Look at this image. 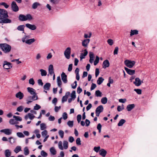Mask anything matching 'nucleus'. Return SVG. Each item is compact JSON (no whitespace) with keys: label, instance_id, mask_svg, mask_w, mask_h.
<instances>
[{"label":"nucleus","instance_id":"nucleus-2","mask_svg":"<svg viewBox=\"0 0 157 157\" xmlns=\"http://www.w3.org/2000/svg\"><path fill=\"white\" fill-rule=\"evenodd\" d=\"M38 99L37 95L28 96L26 99V103L27 104H29L33 102V101L36 100Z\"/></svg>","mask_w":157,"mask_h":157},{"label":"nucleus","instance_id":"nucleus-6","mask_svg":"<svg viewBox=\"0 0 157 157\" xmlns=\"http://www.w3.org/2000/svg\"><path fill=\"white\" fill-rule=\"evenodd\" d=\"M71 53V49L70 47H68L65 49L64 53L65 57L67 59H69L70 58Z\"/></svg>","mask_w":157,"mask_h":157},{"label":"nucleus","instance_id":"nucleus-44","mask_svg":"<svg viewBox=\"0 0 157 157\" xmlns=\"http://www.w3.org/2000/svg\"><path fill=\"white\" fill-rule=\"evenodd\" d=\"M47 128L46 125L44 123L40 124V129L41 130H43Z\"/></svg>","mask_w":157,"mask_h":157},{"label":"nucleus","instance_id":"nucleus-11","mask_svg":"<svg viewBox=\"0 0 157 157\" xmlns=\"http://www.w3.org/2000/svg\"><path fill=\"white\" fill-rule=\"evenodd\" d=\"M0 132L4 133L6 135H9L11 134L12 131L10 129L6 128L1 130H0Z\"/></svg>","mask_w":157,"mask_h":157},{"label":"nucleus","instance_id":"nucleus-48","mask_svg":"<svg viewBox=\"0 0 157 157\" xmlns=\"http://www.w3.org/2000/svg\"><path fill=\"white\" fill-rule=\"evenodd\" d=\"M99 58L97 56L96 57V59L94 61V65L95 66L99 62Z\"/></svg>","mask_w":157,"mask_h":157},{"label":"nucleus","instance_id":"nucleus-20","mask_svg":"<svg viewBox=\"0 0 157 157\" xmlns=\"http://www.w3.org/2000/svg\"><path fill=\"white\" fill-rule=\"evenodd\" d=\"M15 96L17 98H19L20 100H21L23 98L24 95L22 93L19 91L16 94Z\"/></svg>","mask_w":157,"mask_h":157},{"label":"nucleus","instance_id":"nucleus-41","mask_svg":"<svg viewBox=\"0 0 157 157\" xmlns=\"http://www.w3.org/2000/svg\"><path fill=\"white\" fill-rule=\"evenodd\" d=\"M95 95L97 97H101L102 93L99 90H96L95 92Z\"/></svg>","mask_w":157,"mask_h":157},{"label":"nucleus","instance_id":"nucleus-21","mask_svg":"<svg viewBox=\"0 0 157 157\" xmlns=\"http://www.w3.org/2000/svg\"><path fill=\"white\" fill-rule=\"evenodd\" d=\"M109 65V62L107 59L104 60L103 63L102 67L103 68L105 69L107 67H108Z\"/></svg>","mask_w":157,"mask_h":157},{"label":"nucleus","instance_id":"nucleus-42","mask_svg":"<svg viewBox=\"0 0 157 157\" xmlns=\"http://www.w3.org/2000/svg\"><path fill=\"white\" fill-rule=\"evenodd\" d=\"M25 21L27 20L30 21L33 19V17L30 14H27L25 15Z\"/></svg>","mask_w":157,"mask_h":157},{"label":"nucleus","instance_id":"nucleus-58","mask_svg":"<svg viewBox=\"0 0 157 157\" xmlns=\"http://www.w3.org/2000/svg\"><path fill=\"white\" fill-rule=\"evenodd\" d=\"M100 146H98L97 147H95L94 148V150L96 152H99L100 149Z\"/></svg>","mask_w":157,"mask_h":157},{"label":"nucleus","instance_id":"nucleus-10","mask_svg":"<svg viewBox=\"0 0 157 157\" xmlns=\"http://www.w3.org/2000/svg\"><path fill=\"white\" fill-rule=\"evenodd\" d=\"M25 26L28 29L32 30H34L37 28V27L35 25L29 23L26 24Z\"/></svg>","mask_w":157,"mask_h":157},{"label":"nucleus","instance_id":"nucleus-29","mask_svg":"<svg viewBox=\"0 0 157 157\" xmlns=\"http://www.w3.org/2000/svg\"><path fill=\"white\" fill-rule=\"evenodd\" d=\"M25 27V26L24 25H20L17 27V29L19 31H22L23 33H24Z\"/></svg>","mask_w":157,"mask_h":157},{"label":"nucleus","instance_id":"nucleus-57","mask_svg":"<svg viewBox=\"0 0 157 157\" xmlns=\"http://www.w3.org/2000/svg\"><path fill=\"white\" fill-rule=\"evenodd\" d=\"M41 108V106L37 104H36L34 106L33 109L34 110H38Z\"/></svg>","mask_w":157,"mask_h":157},{"label":"nucleus","instance_id":"nucleus-63","mask_svg":"<svg viewBox=\"0 0 157 157\" xmlns=\"http://www.w3.org/2000/svg\"><path fill=\"white\" fill-rule=\"evenodd\" d=\"M77 82L76 81H75L71 85V87L74 89H75L77 86Z\"/></svg>","mask_w":157,"mask_h":157},{"label":"nucleus","instance_id":"nucleus-19","mask_svg":"<svg viewBox=\"0 0 157 157\" xmlns=\"http://www.w3.org/2000/svg\"><path fill=\"white\" fill-rule=\"evenodd\" d=\"M11 20L6 18L2 20L0 19V23H10L11 22Z\"/></svg>","mask_w":157,"mask_h":157},{"label":"nucleus","instance_id":"nucleus-49","mask_svg":"<svg viewBox=\"0 0 157 157\" xmlns=\"http://www.w3.org/2000/svg\"><path fill=\"white\" fill-rule=\"evenodd\" d=\"M124 109V105L122 104L121 106L119 105L117 106V110L118 112H120Z\"/></svg>","mask_w":157,"mask_h":157},{"label":"nucleus","instance_id":"nucleus-50","mask_svg":"<svg viewBox=\"0 0 157 157\" xmlns=\"http://www.w3.org/2000/svg\"><path fill=\"white\" fill-rule=\"evenodd\" d=\"M71 98H73V100L76 98L75 92V91H73L71 94Z\"/></svg>","mask_w":157,"mask_h":157},{"label":"nucleus","instance_id":"nucleus-36","mask_svg":"<svg viewBox=\"0 0 157 157\" xmlns=\"http://www.w3.org/2000/svg\"><path fill=\"white\" fill-rule=\"evenodd\" d=\"M40 6V3L38 2H35L33 4L32 7L33 9H36L38 6Z\"/></svg>","mask_w":157,"mask_h":157},{"label":"nucleus","instance_id":"nucleus-54","mask_svg":"<svg viewBox=\"0 0 157 157\" xmlns=\"http://www.w3.org/2000/svg\"><path fill=\"white\" fill-rule=\"evenodd\" d=\"M40 154L41 156L43 157H47L48 156V154L43 150L41 151Z\"/></svg>","mask_w":157,"mask_h":157},{"label":"nucleus","instance_id":"nucleus-43","mask_svg":"<svg viewBox=\"0 0 157 157\" xmlns=\"http://www.w3.org/2000/svg\"><path fill=\"white\" fill-rule=\"evenodd\" d=\"M13 118L15 119L17 122L21 121L22 120V118L20 116H13Z\"/></svg>","mask_w":157,"mask_h":157},{"label":"nucleus","instance_id":"nucleus-12","mask_svg":"<svg viewBox=\"0 0 157 157\" xmlns=\"http://www.w3.org/2000/svg\"><path fill=\"white\" fill-rule=\"evenodd\" d=\"M82 52H83L80 54V60H81L82 59L85 58V56L88 54V52L86 49H85L83 50H82Z\"/></svg>","mask_w":157,"mask_h":157},{"label":"nucleus","instance_id":"nucleus-59","mask_svg":"<svg viewBox=\"0 0 157 157\" xmlns=\"http://www.w3.org/2000/svg\"><path fill=\"white\" fill-rule=\"evenodd\" d=\"M23 106L21 105L17 108V110L18 112H21L23 111Z\"/></svg>","mask_w":157,"mask_h":157},{"label":"nucleus","instance_id":"nucleus-7","mask_svg":"<svg viewBox=\"0 0 157 157\" xmlns=\"http://www.w3.org/2000/svg\"><path fill=\"white\" fill-rule=\"evenodd\" d=\"M103 110V106L100 105L95 110V113L96 116L97 117H99L100 114L102 112Z\"/></svg>","mask_w":157,"mask_h":157},{"label":"nucleus","instance_id":"nucleus-38","mask_svg":"<svg viewBox=\"0 0 157 157\" xmlns=\"http://www.w3.org/2000/svg\"><path fill=\"white\" fill-rule=\"evenodd\" d=\"M21 151V147L20 146H17L14 150V151L16 153Z\"/></svg>","mask_w":157,"mask_h":157},{"label":"nucleus","instance_id":"nucleus-24","mask_svg":"<svg viewBox=\"0 0 157 157\" xmlns=\"http://www.w3.org/2000/svg\"><path fill=\"white\" fill-rule=\"evenodd\" d=\"M135 106L134 104H129L127 105L126 109L128 111H130L133 109Z\"/></svg>","mask_w":157,"mask_h":157},{"label":"nucleus","instance_id":"nucleus-14","mask_svg":"<svg viewBox=\"0 0 157 157\" xmlns=\"http://www.w3.org/2000/svg\"><path fill=\"white\" fill-rule=\"evenodd\" d=\"M142 82L143 81H141L139 78H136L135 79V81L133 82V83L136 86H138L141 85Z\"/></svg>","mask_w":157,"mask_h":157},{"label":"nucleus","instance_id":"nucleus-40","mask_svg":"<svg viewBox=\"0 0 157 157\" xmlns=\"http://www.w3.org/2000/svg\"><path fill=\"white\" fill-rule=\"evenodd\" d=\"M24 154L25 155H27L29 154V151L27 147H25L24 149Z\"/></svg>","mask_w":157,"mask_h":157},{"label":"nucleus","instance_id":"nucleus-46","mask_svg":"<svg viewBox=\"0 0 157 157\" xmlns=\"http://www.w3.org/2000/svg\"><path fill=\"white\" fill-rule=\"evenodd\" d=\"M101 101L102 104H105L107 101V99L106 97H104L101 100Z\"/></svg>","mask_w":157,"mask_h":157},{"label":"nucleus","instance_id":"nucleus-8","mask_svg":"<svg viewBox=\"0 0 157 157\" xmlns=\"http://www.w3.org/2000/svg\"><path fill=\"white\" fill-rule=\"evenodd\" d=\"M12 67V64L10 62L6 61H4L3 62V67L6 69H9L11 68Z\"/></svg>","mask_w":157,"mask_h":157},{"label":"nucleus","instance_id":"nucleus-9","mask_svg":"<svg viewBox=\"0 0 157 157\" xmlns=\"http://www.w3.org/2000/svg\"><path fill=\"white\" fill-rule=\"evenodd\" d=\"M11 7L12 10L14 12H17L19 10V8L15 2L13 1L12 2Z\"/></svg>","mask_w":157,"mask_h":157},{"label":"nucleus","instance_id":"nucleus-4","mask_svg":"<svg viewBox=\"0 0 157 157\" xmlns=\"http://www.w3.org/2000/svg\"><path fill=\"white\" fill-rule=\"evenodd\" d=\"M29 38V36H25L22 39V41L23 42H25L26 44L29 45L31 44L35 41V40L34 38L25 40L26 39Z\"/></svg>","mask_w":157,"mask_h":157},{"label":"nucleus","instance_id":"nucleus-27","mask_svg":"<svg viewBox=\"0 0 157 157\" xmlns=\"http://www.w3.org/2000/svg\"><path fill=\"white\" fill-rule=\"evenodd\" d=\"M51 86V84L49 83H46L44 86L43 88L45 90H49Z\"/></svg>","mask_w":157,"mask_h":157},{"label":"nucleus","instance_id":"nucleus-47","mask_svg":"<svg viewBox=\"0 0 157 157\" xmlns=\"http://www.w3.org/2000/svg\"><path fill=\"white\" fill-rule=\"evenodd\" d=\"M63 146L64 148L66 149L68 147V143L67 141H64L63 143Z\"/></svg>","mask_w":157,"mask_h":157},{"label":"nucleus","instance_id":"nucleus-60","mask_svg":"<svg viewBox=\"0 0 157 157\" xmlns=\"http://www.w3.org/2000/svg\"><path fill=\"white\" fill-rule=\"evenodd\" d=\"M29 84L32 85H34L35 84V82L33 78L29 79Z\"/></svg>","mask_w":157,"mask_h":157},{"label":"nucleus","instance_id":"nucleus-26","mask_svg":"<svg viewBox=\"0 0 157 157\" xmlns=\"http://www.w3.org/2000/svg\"><path fill=\"white\" fill-rule=\"evenodd\" d=\"M139 33V31L136 29L131 30L130 33V36H132L134 35H136Z\"/></svg>","mask_w":157,"mask_h":157},{"label":"nucleus","instance_id":"nucleus-28","mask_svg":"<svg viewBox=\"0 0 157 157\" xmlns=\"http://www.w3.org/2000/svg\"><path fill=\"white\" fill-rule=\"evenodd\" d=\"M9 142L11 144L14 143L16 142V139L13 137H10L8 138Z\"/></svg>","mask_w":157,"mask_h":157},{"label":"nucleus","instance_id":"nucleus-22","mask_svg":"<svg viewBox=\"0 0 157 157\" xmlns=\"http://www.w3.org/2000/svg\"><path fill=\"white\" fill-rule=\"evenodd\" d=\"M90 62L92 63H93L94 58V55L93 52H89Z\"/></svg>","mask_w":157,"mask_h":157},{"label":"nucleus","instance_id":"nucleus-64","mask_svg":"<svg viewBox=\"0 0 157 157\" xmlns=\"http://www.w3.org/2000/svg\"><path fill=\"white\" fill-rule=\"evenodd\" d=\"M62 118L64 120H66L67 118V115L66 113H63L62 115Z\"/></svg>","mask_w":157,"mask_h":157},{"label":"nucleus","instance_id":"nucleus-34","mask_svg":"<svg viewBox=\"0 0 157 157\" xmlns=\"http://www.w3.org/2000/svg\"><path fill=\"white\" fill-rule=\"evenodd\" d=\"M57 82L58 86L61 87L62 85V82L59 76H58L57 78Z\"/></svg>","mask_w":157,"mask_h":157},{"label":"nucleus","instance_id":"nucleus-23","mask_svg":"<svg viewBox=\"0 0 157 157\" xmlns=\"http://www.w3.org/2000/svg\"><path fill=\"white\" fill-rule=\"evenodd\" d=\"M99 154L103 157H105L107 154V151L103 149H101L100 150L99 152Z\"/></svg>","mask_w":157,"mask_h":157},{"label":"nucleus","instance_id":"nucleus-56","mask_svg":"<svg viewBox=\"0 0 157 157\" xmlns=\"http://www.w3.org/2000/svg\"><path fill=\"white\" fill-rule=\"evenodd\" d=\"M41 58V54L40 53H38L36 56V59L37 60H39Z\"/></svg>","mask_w":157,"mask_h":157},{"label":"nucleus","instance_id":"nucleus-35","mask_svg":"<svg viewBox=\"0 0 157 157\" xmlns=\"http://www.w3.org/2000/svg\"><path fill=\"white\" fill-rule=\"evenodd\" d=\"M126 121L124 119H121L119 121L117 125L118 126H121L123 125L125 122Z\"/></svg>","mask_w":157,"mask_h":157},{"label":"nucleus","instance_id":"nucleus-61","mask_svg":"<svg viewBox=\"0 0 157 157\" xmlns=\"http://www.w3.org/2000/svg\"><path fill=\"white\" fill-rule=\"evenodd\" d=\"M0 5L4 6V7L6 9L8 8L9 7V5L4 2H2L0 3Z\"/></svg>","mask_w":157,"mask_h":157},{"label":"nucleus","instance_id":"nucleus-13","mask_svg":"<svg viewBox=\"0 0 157 157\" xmlns=\"http://www.w3.org/2000/svg\"><path fill=\"white\" fill-rule=\"evenodd\" d=\"M90 41V39H86L82 41V45L84 48H87L88 45Z\"/></svg>","mask_w":157,"mask_h":157},{"label":"nucleus","instance_id":"nucleus-15","mask_svg":"<svg viewBox=\"0 0 157 157\" xmlns=\"http://www.w3.org/2000/svg\"><path fill=\"white\" fill-rule=\"evenodd\" d=\"M27 91L31 94L33 95H37L35 90L32 88L28 87L27 88Z\"/></svg>","mask_w":157,"mask_h":157},{"label":"nucleus","instance_id":"nucleus-37","mask_svg":"<svg viewBox=\"0 0 157 157\" xmlns=\"http://www.w3.org/2000/svg\"><path fill=\"white\" fill-rule=\"evenodd\" d=\"M104 80V79L102 77H99L97 81V83L99 85L101 84Z\"/></svg>","mask_w":157,"mask_h":157},{"label":"nucleus","instance_id":"nucleus-39","mask_svg":"<svg viewBox=\"0 0 157 157\" xmlns=\"http://www.w3.org/2000/svg\"><path fill=\"white\" fill-rule=\"evenodd\" d=\"M50 151L51 153L53 155H55L56 153V151L54 147H52L50 149Z\"/></svg>","mask_w":157,"mask_h":157},{"label":"nucleus","instance_id":"nucleus-45","mask_svg":"<svg viewBox=\"0 0 157 157\" xmlns=\"http://www.w3.org/2000/svg\"><path fill=\"white\" fill-rule=\"evenodd\" d=\"M16 135L19 138H24L25 137V135L21 132H17Z\"/></svg>","mask_w":157,"mask_h":157},{"label":"nucleus","instance_id":"nucleus-32","mask_svg":"<svg viewBox=\"0 0 157 157\" xmlns=\"http://www.w3.org/2000/svg\"><path fill=\"white\" fill-rule=\"evenodd\" d=\"M25 15L23 14H20L19 16V19L21 21H25Z\"/></svg>","mask_w":157,"mask_h":157},{"label":"nucleus","instance_id":"nucleus-30","mask_svg":"<svg viewBox=\"0 0 157 157\" xmlns=\"http://www.w3.org/2000/svg\"><path fill=\"white\" fill-rule=\"evenodd\" d=\"M40 74L42 76H46L47 75V72L46 71L43 69H40Z\"/></svg>","mask_w":157,"mask_h":157},{"label":"nucleus","instance_id":"nucleus-55","mask_svg":"<svg viewBox=\"0 0 157 157\" xmlns=\"http://www.w3.org/2000/svg\"><path fill=\"white\" fill-rule=\"evenodd\" d=\"M29 118L31 120H33L35 117V116L32 113H29L28 114Z\"/></svg>","mask_w":157,"mask_h":157},{"label":"nucleus","instance_id":"nucleus-16","mask_svg":"<svg viewBox=\"0 0 157 157\" xmlns=\"http://www.w3.org/2000/svg\"><path fill=\"white\" fill-rule=\"evenodd\" d=\"M61 77L62 80L63 82L64 83H67V76L65 74V73L63 72L61 74Z\"/></svg>","mask_w":157,"mask_h":157},{"label":"nucleus","instance_id":"nucleus-33","mask_svg":"<svg viewBox=\"0 0 157 157\" xmlns=\"http://www.w3.org/2000/svg\"><path fill=\"white\" fill-rule=\"evenodd\" d=\"M92 36V33L90 32H88L87 33H85L84 34V37L87 39L88 38H90Z\"/></svg>","mask_w":157,"mask_h":157},{"label":"nucleus","instance_id":"nucleus-3","mask_svg":"<svg viewBox=\"0 0 157 157\" xmlns=\"http://www.w3.org/2000/svg\"><path fill=\"white\" fill-rule=\"evenodd\" d=\"M8 17L7 11L4 9H0V19L2 20Z\"/></svg>","mask_w":157,"mask_h":157},{"label":"nucleus","instance_id":"nucleus-53","mask_svg":"<svg viewBox=\"0 0 157 157\" xmlns=\"http://www.w3.org/2000/svg\"><path fill=\"white\" fill-rule=\"evenodd\" d=\"M75 73L76 74V79L78 80V68H77L75 71Z\"/></svg>","mask_w":157,"mask_h":157},{"label":"nucleus","instance_id":"nucleus-51","mask_svg":"<svg viewBox=\"0 0 157 157\" xmlns=\"http://www.w3.org/2000/svg\"><path fill=\"white\" fill-rule=\"evenodd\" d=\"M64 132L63 131L60 130L59 131V134L60 137L63 138L64 136Z\"/></svg>","mask_w":157,"mask_h":157},{"label":"nucleus","instance_id":"nucleus-5","mask_svg":"<svg viewBox=\"0 0 157 157\" xmlns=\"http://www.w3.org/2000/svg\"><path fill=\"white\" fill-rule=\"evenodd\" d=\"M124 63L125 65L129 68H132L135 65L136 62L135 61H132L128 59H126L124 61Z\"/></svg>","mask_w":157,"mask_h":157},{"label":"nucleus","instance_id":"nucleus-62","mask_svg":"<svg viewBox=\"0 0 157 157\" xmlns=\"http://www.w3.org/2000/svg\"><path fill=\"white\" fill-rule=\"evenodd\" d=\"M67 124L70 127H72L73 125V121H69L67 123Z\"/></svg>","mask_w":157,"mask_h":157},{"label":"nucleus","instance_id":"nucleus-18","mask_svg":"<svg viewBox=\"0 0 157 157\" xmlns=\"http://www.w3.org/2000/svg\"><path fill=\"white\" fill-rule=\"evenodd\" d=\"M124 69L127 73L130 75H133L135 73V70L129 69L127 67H125Z\"/></svg>","mask_w":157,"mask_h":157},{"label":"nucleus","instance_id":"nucleus-1","mask_svg":"<svg viewBox=\"0 0 157 157\" xmlns=\"http://www.w3.org/2000/svg\"><path fill=\"white\" fill-rule=\"evenodd\" d=\"M0 48L4 53H8L10 52L12 48L10 45L4 43L0 44Z\"/></svg>","mask_w":157,"mask_h":157},{"label":"nucleus","instance_id":"nucleus-25","mask_svg":"<svg viewBox=\"0 0 157 157\" xmlns=\"http://www.w3.org/2000/svg\"><path fill=\"white\" fill-rule=\"evenodd\" d=\"M9 123L10 124L12 125H16L18 124V122H17L14 118L11 119L9 121Z\"/></svg>","mask_w":157,"mask_h":157},{"label":"nucleus","instance_id":"nucleus-52","mask_svg":"<svg viewBox=\"0 0 157 157\" xmlns=\"http://www.w3.org/2000/svg\"><path fill=\"white\" fill-rule=\"evenodd\" d=\"M107 42L108 44L111 46L113 45L114 43L113 40L111 39H108Z\"/></svg>","mask_w":157,"mask_h":157},{"label":"nucleus","instance_id":"nucleus-31","mask_svg":"<svg viewBox=\"0 0 157 157\" xmlns=\"http://www.w3.org/2000/svg\"><path fill=\"white\" fill-rule=\"evenodd\" d=\"M11 154L10 151L9 149H6L5 151V155L6 157H9Z\"/></svg>","mask_w":157,"mask_h":157},{"label":"nucleus","instance_id":"nucleus-17","mask_svg":"<svg viewBox=\"0 0 157 157\" xmlns=\"http://www.w3.org/2000/svg\"><path fill=\"white\" fill-rule=\"evenodd\" d=\"M48 72L49 74L51 75H53V74H54L53 67L52 65L50 64L48 68Z\"/></svg>","mask_w":157,"mask_h":157}]
</instances>
